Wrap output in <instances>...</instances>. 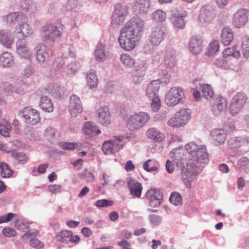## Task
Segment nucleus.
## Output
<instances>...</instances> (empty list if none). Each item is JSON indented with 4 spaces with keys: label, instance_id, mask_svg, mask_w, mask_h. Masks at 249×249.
I'll list each match as a JSON object with an SVG mask.
<instances>
[{
    "label": "nucleus",
    "instance_id": "21",
    "mask_svg": "<svg viewBox=\"0 0 249 249\" xmlns=\"http://www.w3.org/2000/svg\"><path fill=\"white\" fill-rule=\"evenodd\" d=\"M97 121L101 124L107 125L111 122V115L107 107H101L97 111Z\"/></svg>",
    "mask_w": 249,
    "mask_h": 249
},
{
    "label": "nucleus",
    "instance_id": "11",
    "mask_svg": "<svg viewBox=\"0 0 249 249\" xmlns=\"http://www.w3.org/2000/svg\"><path fill=\"white\" fill-rule=\"evenodd\" d=\"M213 101L214 102L211 107V111L214 116H220L227 110V100L225 97L218 95Z\"/></svg>",
    "mask_w": 249,
    "mask_h": 249
},
{
    "label": "nucleus",
    "instance_id": "61",
    "mask_svg": "<svg viewBox=\"0 0 249 249\" xmlns=\"http://www.w3.org/2000/svg\"><path fill=\"white\" fill-rule=\"evenodd\" d=\"M81 178L83 179H87L89 182L94 180L95 177L92 173L88 169L85 170L81 174Z\"/></svg>",
    "mask_w": 249,
    "mask_h": 249
},
{
    "label": "nucleus",
    "instance_id": "36",
    "mask_svg": "<svg viewBox=\"0 0 249 249\" xmlns=\"http://www.w3.org/2000/svg\"><path fill=\"white\" fill-rule=\"evenodd\" d=\"M82 131L86 135L89 137L97 135L101 132L93 123L89 122L85 123Z\"/></svg>",
    "mask_w": 249,
    "mask_h": 249
},
{
    "label": "nucleus",
    "instance_id": "13",
    "mask_svg": "<svg viewBox=\"0 0 249 249\" xmlns=\"http://www.w3.org/2000/svg\"><path fill=\"white\" fill-rule=\"evenodd\" d=\"M249 10L240 9L235 12L233 16L232 24L236 28H240L246 25L248 21Z\"/></svg>",
    "mask_w": 249,
    "mask_h": 249
},
{
    "label": "nucleus",
    "instance_id": "2",
    "mask_svg": "<svg viewBox=\"0 0 249 249\" xmlns=\"http://www.w3.org/2000/svg\"><path fill=\"white\" fill-rule=\"evenodd\" d=\"M185 149L190 155L189 162L192 163L194 166L195 164L205 165L208 162V154L206 146L199 147L195 142H191L185 145Z\"/></svg>",
    "mask_w": 249,
    "mask_h": 249
},
{
    "label": "nucleus",
    "instance_id": "55",
    "mask_svg": "<svg viewBox=\"0 0 249 249\" xmlns=\"http://www.w3.org/2000/svg\"><path fill=\"white\" fill-rule=\"evenodd\" d=\"M223 55L224 57L233 56L237 58L240 55V53L238 51H236L234 48H228L224 50Z\"/></svg>",
    "mask_w": 249,
    "mask_h": 249
},
{
    "label": "nucleus",
    "instance_id": "62",
    "mask_svg": "<svg viewBox=\"0 0 249 249\" xmlns=\"http://www.w3.org/2000/svg\"><path fill=\"white\" fill-rule=\"evenodd\" d=\"M61 147L65 150H73L78 146L77 142H62Z\"/></svg>",
    "mask_w": 249,
    "mask_h": 249
},
{
    "label": "nucleus",
    "instance_id": "51",
    "mask_svg": "<svg viewBox=\"0 0 249 249\" xmlns=\"http://www.w3.org/2000/svg\"><path fill=\"white\" fill-rule=\"evenodd\" d=\"M238 166L241 170L247 173L249 172V159L246 157L242 158L238 162Z\"/></svg>",
    "mask_w": 249,
    "mask_h": 249
},
{
    "label": "nucleus",
    "instance_id": "20",
    "mask_svg": "<svg viewBox=\"0 0 249 249\" xmlns=\"http://www.w3.org/2000/svg\"><path fill=\"white\" fill-rule=\"evenodd\" d=\"M16 46L17 53L21 57L25 59H31L32 57V53L28 49L25 40L18 39L16 42Z\"/></svg>",
    "mask_w": 249,
    "mask_h": 249
},
{
    "label": "nucleus",
    "instance_id": "39",
    "mask_svg": "<svg viewBox=\"0 0 249 249\" xmlns=\"http://www.w3.org/2000/svg\"><path fill=\"white\" fill-rule=\"evenodd\" d=\"M14 64L12 54L8 52L3 53L0 56V65L3 67H10Z\"/></svg>",
    "mask_w": 249,
    "mask_h": 249
},
{
    "label": "nucleus",
    "instance_id": "29",
    "mask_svg": "<svg viewBox=\"0 0 249 249\" xmlns=\"http://www.w3.org/2000/svg\"><path fill=\"white\" fill-rule=\"evenodd\" d=\"M202 40L198 36H194L190 40L189 48L190 52L193 54L199 53L202 50Z\"/></svg>",
    "mask_w": 249,
    "mask_h": 249
},
{
    "label": "nucleus",
    "instance_id": "14",
    "mask_svg": "<svg viewBox=\"0 0 249 249\" xmlns=\"http://www.w3.org/2000/svg\"><path fill=\"white\" fill-rule=\"evenodd\" d=\"M145 196L149 200V204L151 207H157L160 205L163 194L160 190L151 189L146 192Z\"/></svg>",
    "mask_w": 249,
    "mask_h": 249
},
{
    "label": "nucleus",
    "instance_id": "60",
    "mask_svg": "<svg viewBox=\"0 0 249 249\" xmlns=\"http://www.w3.org/2000/svg\"><path fill=\"white\" fill-rule=\"evenodd\" d=\"M11 126L9 124L0 125V134L4 137H8L10 134Z\"/></svg>",
    "mask_w": 249,
    "mask_h": 249
},
{
    "label": "nucleus",
    "instance_id": "5",
    "mask_svg": "<svg viewBox=\"0 0 249 249\" xmlns=\"http://www.w3.org/2000/svg\"><path fill=\"white\" fill-rule=\"evenodd\" d=\"M205 165L203 164H195L188 162L187 168L180 169L181 171V177L182 180L186 185L191 186V182L194 179L195 176L200 173Z\"/></svg>",
    "mask_w": 249,
    "mask_h": 249
},
{
    "label": "nucleus",
    "instance_id": "38",
    "mask_svg": "<svg viewBox=\"0 0 249 249\" xmlns=\"http://www.w3.org/2000/svg\"><path fill=\"white\" fill-rule=\"evenodd\" d=\"M146 134L149 139L153 140L156 142H161L165 138L164 134L155 127L149 128L147 131Z\"/></svg>",
    "mask_w": 249,
    "mask_h": 249
},
{
    "label": "nucleus",
    "instance_id": "37",
    "mask_svg": "<svg viewBox=\"0 0 249 249\" xmlns=\"http://www.w3.org/2000/svg\"><path fill=\"white\" fill-rule=\"evenodd\" d=\"M249 142V137H237L231 138L228 141L229 146L232 148H237Z\"/></svg>",
    "mask_w": 249,
    "mask_h": 249
},
{
    "label": "nucleus",
    "instance_id": "46",
    "mask_svg": "<svg viewBox=\"0 0 249 249\" xmlns=\"http://www.w3.org/2000/svg\"><path fill=\"white\" fill-rule=\"evenodd\" d=\"M0 174L3 178H10L14 174V171L11 169L7 163H2L0 168Z\"/></svg>",
    "mask_w": 249,
    "mask_h": 249
},
{
    "label": "nucleus",
    "instance_id": "26",
    "mask_svg": "<svg viewBox=\"0 0 249 249\" xmlns=\"http://www.w3.org/2000/svg\"><path fill=\"white\" fill-rule=\"evenodd\" d=\"M173 154L174 164H176L179 169L183 168L186 160V157L184 154L183 150L173 149Z\"/></svg>",
    "mask_w": 249,
    "mask_h": 249
},
{
    "label": "nucleus",
    "instance_id": "9",
    "mask_svg": "<svg viewBox=\"0 0 249 249\" xmlns=\"http://www.w3.org/2000/svg\"><path fill=\"white\" fill-rule=\"evenodd\" d=\"M19 115L24 118L26 122L34 125L40 121V118L38 111L29 107H24L22 110L19 111Z\"/></svg>",
    "mask_w": 249,
    "mask_h": 249
},
{
    "label": "nucleus",
    "instance_id": "25",
    "mask_svg": "<svg viewBox=\"0 0 249 249\" xmlns=\"http://www.w3.org/2000/svg\"><path fill=\"white\" fill-rule=\"evenodd\" d=\"M117 141L112 140L104 142L102 145V150L104 153L110 155L114 154L122 149V145L117 144Z\"/></svg>",
    "mask_w": 249,
    "mask_h": 249
},
{
    "label": "nucleus",
    "instance_id": "18",
    "mask_svg": "<svg viewBox=\"0 0 249 249\" xmlns=\"http://www.w3.org/2000/svg\"><path fill=\"white\" fill-rule=\"evenodd\" d=\"M176 51L173 49L167 50L164 55L163 62L161 66L162 68L171 70L176 65Z\"/></svg>",
    "mask_w": 249,
    "mask_h": 249
},
{
    "label": "nucleus",
    "instance_id": "54",
    "mask_svg": "<svg viewBox=\"0 0 249 249\" xmlns=\"http://www.w3.org/2000/svg\"><path fill=\"white\" fill-rule=\"evenodd\" d=\"M241 51L244 57L248 58L249 57V39L247 37L243 39Z\"/></svg>",
    "mask_w": 249,
    "mask_h": 249
},
{
    "label": "nucleus",
    "instance_id": "53",
    "mask_svg": "<svg viewBox=\"0 0 249 249\" xmlns=\"http://www.w3.org/2000/svg\"><path fill=\"white\" fill-rule=\"evenodd\" d=\"M169 201L171 203L175 205H179L181 204V196L180 194L177 192L172 193L170 196Z\"/></svg>",
    "mask_w": 249,
    "mask_h": 249
},
{
    "label": "nucleus",
    "instance_id": "10",
    "mask_svg": "<svg viewBox=\"0 0 249 249\" xmlns=\"http://www.w3.org/2000/svg\"><path fill=\"white\" fill-rule=\"evenodd\" d=\"M127 14V6L125 4L121 3L116 4L112 16V22L116 24H122Z\"/></svg>",
    "mask_w": 249,
    "mask_h": 249
},
{
    "label": "nucleus",
    "instance_id": "48",
    "mask_svg": "<svg viewBox=\"0 0 249 249\" xmlns=\"http://www.w3.org/2000/svg\"><path fill=\"white\" fill-rule=\"evenodd\" d=\"M121 61L125 66L132 67L135 64L133 57L127 53H123L120 55Z\"/></svg>",
    "mask_w": 249,
    "mask_h": 249
},
{
    "label": "nucleus",
    "instance_id": "22",
    "mask_svg": "<svg viewBox=\"0 0 249 249\" xmlns=\"http://www.w3.org/2000/svg\"><path fill=\"white\" fill-rule=\"evenodd\" d=\"M150 6V0H135L133 9L139 14H144L148 12Z\"/></svg>",
    "mask_w": 249,
    "mask_h": 249
},
{
    "label": "nucleus",
    "instance_id": "24",
    "mask_svg": "<svg viewBox=\"0 0 249 249\" xmlns=\"http://www.w3.org/2000/svg\"><path fill=\"white\" fill-rule=\"evenodd\" d=\"M146 69V64L144 63H141L137 66L132 72V80L135 84H139L142 81Z\"/></svg>",
    "mask_w": 249,
    "mask_h": 249
},
{
    "label": "nucleus",
    "instance_id": "16",
    "mask_svg": "<svg viewBox=\"0 0 249 249\" xmlns=\"http://www.w3.org/2000/svg\"><path fill=\"white\" fill-rule=\"evenodd\" d=\"M69 108L71 115L73 117H76L78 114L82 112V105L79 97L75 95L71 96Z\"/></svg>",
    "mask_w": 249,
    "mask_h": 249
},
{
    "label": "nucleus",
    "instance_id": "27",
    "mask_svg": "<svg viewBox=\"0 0 249 249\" xmlns=\"http://www.w3.org/2000/svg\"><path fill=\"white\" fill-rule=\"evenodd\" d=\"M3 20L7 23L15 24L25 20L26 16L21 12H12L3 17Z\"/></svg>",
    "mask_w": 249,
    "mask_h": 249
},
{
    "label": "nucleus",
    "instance_id": "52",
    "mask_svg": "<svg viewBox=\"0 0 249 249\" xmlns=\"http://www.w3.org/2000/svg\"><path fill=\"white\" fill-rule=\"evenodd\" d=\"M214 64L218 67L222 69H228L231 65L226 57H220L216 59L214 61Z\"/></svg>",
    "mask_w": 249,
    "mask_h": 249
},
{
    "label": "nucleus",
    "instance_id": "50",
    "mask_svg": "<svg viewBox=\"0 0 249 249\" xmlns=\"http://www.w3.org/2000/svg\"><path fill=\"white\" fill-rule=\"evenodd\" d=\"M202 93L203 96L207 99L212 98L213 92L210 85L203 84L202 86Z\"/></svg>",
    "mask_w": 249,
    "mask_h": 249
},
{
    "label": "nucleus",
    "instance_id": "12",
    "mask_svg": "<svg viewBox=\"0 0 249 249\" xmlns=\"http://www.w3.org/2000/svg\"><path fill=\"white\" fill-rule=\"evenodd\" d=\"M170 21L174 26L178 29H183L185 27L184 17L186 16L185 11L175 8L172 11Z\"/></svg>",
    "mask_w": 249,
    "mask_h": 249
},
{
    "label": "nucleus",
    "instance_id": "6",
    "mask_svg": "<svg viewBox=\"0 0 249 249\" xmlns=\"http://www.w3.org/2000/svg\"><path fill=\"white\" fill-rule=\"evenodd\" d=\"M149 119V114L146 112H141L132 115L127 120V128L130 131L139 129L143 127Z\"/></svg>",
    "mask_w": 249,
    "mask_h": 249
},
{
    "label": "nucleus",
    "instance_id": "3",
    "mask_svg": "<svg viewBox=\"0 0 249 249\" xmlns=\"http://www.w3.org/2000/svg\"><path fill=\"white\" fill-rule=\"evenodd\" d=\"M65 31V28L59 21L52 23L48 22L42 26L41 36L44 41H53L60 37Z\"/></svg>",
    "mask_w": 249,
    "mask_h": 249
},
{
    "label": "nucleus",
    "instance_id": "47",
    "mask_svg": "<svg viewBox=\"0 0 249 249\" xmlns=\"http://www.w3.org/2000/svg\"><path fill=\"white\" fill-rule=\"evenodd\" d=\"M152 18L157 22H161L166 19V13L161 10L155 11L152 15Z\"/></svg>",
    "mask_w": 249,
    "mask_h": 249
},
{
    "label": "nucleus",
    "instance_id": "17",
    "mask_svg": "<svg viewBox=\"0 0 249 249\" xmlns=\"http://www.w3.org/2000/svg\"><path fill=\"white\" fill-rule=\"evenodd\" d=\"M37 231L29 230L21 236V238L25 240L26 238L30 239V245L34 248L40 249L44 247V244L35 237L38 235Z\"/></svg>",
    "mask_w": 249,
    "mask_h": 249
},
{
    "label": "nucleus",
    "instance_id": "42",
    "mask_svg": "<svg viewBox=\"0 0 249 249\" xmlns=\"http://www.w3.org/2000/svg\"><path fill=\"white\" fill-rule=\"evenodd\" d=\"M87 80L90 89H93L97 87L98 80L94 70H90L88 72Z\"/></svg>",
    "mask_w": 249,
    "mask_h": 249
},
{
    "label": "nucleus",
    "instance_id": "31",
    "mask_svg": "<svg viewBox=\"0 0 249 249\" xmlns=\"http://www.w3.org/2000/svg\"><path fill=\"white\" fill-rule=\"evenodd\" d=\"M214 16L213 12L211 8L203 7L200 10L199 19L201 22L208 23L213 20Z\"/></svg>",
    "mask_w": 249,
    "mask_h": 249
},
{
    "label": "nucleus",
    "instance_id": "8",
    "mask_svg": "<svg viewBox=\"0 0 249 249\" xmlns=\"http://www.w3.org/2000/svg\"><path fill=\"white\" fill-rule=\"evenodd\" d=\"M190 117L188 110L182 109L168 121V124L173 127H181L186 124Z\"/></svg>",
    "mask_w": 249,
    "mask_h": 249
},
{
    "label": "nucleus",
    "instance_id": "56",
    "mask_svg": "<svg viewBox=\"0 0 249 249\" xmlns=\"http://www.w3.org/2000/svg\"><path fill=\"white\" fill-rule=\"evenodd\" d=\"M218 49L219 42L218 40H215L209 44L207 51V54L209 56L213 55L218 50Z\"/></svg>",
    "mask_w": 249,
    "mask_h": 249
},
{
    "label": "nucleus",
    "instance_id": "41",
    "mask_svg": "<svg viewBox=\"0 0 249 249\" xmlns=\"http://www.w3.org/2000/svg\"><path fill=\"white\" fill-rule=\"evenodd\" d=\"M39 106L42 110L46 112H52L53 110V104L51 99L46 96L41 98Z\"/></svg>",
    "mask_w": 249,
    "mask_h": 249
},
{
    "label": "nucleus",
    "instance_id": "40",
    "mask_svg": "<svg viewBox=\"0 0 249 249\" xmlns=\"http://www.w3.org/2000/svg\"><path fill=\"white\" fill-rule=\"evenodd\" d=\"M170 70L166 68L160 70L158 74L159 78L157 80L159 81L160 84L163 83L166 85L170 82L171 77L169 73Z\"/></svg>",
    "mask_w": 249,
    "mask_h": 249
},
{
    "label": "nucleus",
    "instance_id": "33",
    "mask_svg": "<svg viewBox=\"0 0 249 249\" xmlns=\"http://www.w3.org/2000/svg\"><path fill=\"white\" fill-rule=\"evenodd\" d=\"M14 42L10 31L2 30L0 32V42L6 48H10Z\"/></svg>",
    "mask_w": 249,
    "mask_h": 249
},
{
    "label": "nucleus",
    "instance_id": "45",
    "mask_svg": "<svg viewBox=\"0 0 249 249\" xmlns=\"http://www.w3.org/2000/svg\"><path fill=\"white\" fill-rule=\"evenodd\" d=\"M11 156L20 164H25L28 161L27 156L23 152L12 151Z\"/></svg>",
    "mask_w": 249,
    "mask_h": 249
},
{
    "label": "nucleus",
    "instance_id": "19",
    "mask_svg": "<svg viewBox=\"0 0 249 249\" xmlns=\"http://www.w3.org/2000/svg\"><path fill=\"white\" fill-rule=\"evenodd\" d=\"M36 57L40 64L46 62L49 57V50L46 45L43 43H39L35 48Z\"/></svg>",
    "mask_w": 249,
    "mask_h": 249
},
{
    "label": "nucleus",
    "instance_id": "43",
    "mask_svg": "<svg viewBox=\"0 0 249 249\" xmlns=\"http://www.w3.org/2000/svg\"><path fill=\"white\" fill-rule=\"evenodd\" d=\"M51 93L56 98H61L65 94V89L64 88L54 84L50 86Z\"/></svg>",
    "mask_w": 249,
    "mask_h": 249
},
{
    "label": "nucleus",
    "instance_id": "34",
    "mask_svg": "<svg viewBox=\"0 0 249 249\" xmlns=\"http://www.w3.org/2000/svg\"><path fill=\"white\" fill-rule=\"evenodd\" d=\"M211 135L216 144H221L224 142L227 134L224 129H214L211 131Z\"/></svg>",
    "mask_w": 249,
    "mask_h": 249
},
{
    "label": "nucleus",
    "instance_id": "1",
    "mask_svg": "<svg viewBox=\"0 0 249 249\" xmlns=\"http://www.w3.org/2000/svg\"><path fill=\"white\" fill-rule=\"evenodd\" d=\"M144 21L133 18L127 22L121 31L118 41L121 47L126 51L133 49L141 37Z\"/></svg>",
    "mask_w": 249,
    "mask_h": 249
},
{
    "label": "nucleus",
    "instance_id": "63",
    "mask_svg": "<svg viewBox=\"0 0 249 249\" xmlns=\"http://www.w3.org/2000/svg\"><path fill=\"white\" fill-rule=\"evenodd\" d=\"M2 233L5 236L8 237H14L17 234L16 231L13 229L8 227L4 228Z\"/></svg>",
    "mask_w": 249,
    "mask_h": 249
},
{
    "label": "nucleus",
    "instance_id": "28",
    "mask_svg": "<svg viewBox=\"0 0 249 249\" xmlns=\"http://www.w3.org/2000/svg\"><path fill=\"white\" fill-rule=\"evenodd\" d=\"M159 81L153 80L147 86L146 94L149 99L159 97V90L160 88Z\"/></svg>",
    "mask_w": 249,
    "mask_h": 249
},
{
    "label": "nucleus",
    "instance_id": "35",
    "mask_svg": "<svg viewBox=\"0 0 249 249\" xmlns=\"http://www.w3.org/2000/svg\"><path fill=\"white\" fill-rule=\"evenodd\" d=\"M233 34L232 30L229 27H224L221 32V42L224 45H229L232 41Z\"/></svg>",
    "mask_w": 249,
    "mask_h": 249
},
{
    "label": "nucleus",
    "instance_id": "15",
    "mask_svg": "<svg viewBox=\"0 0 249 249\" xmlns=\"http://www.w3.org/2000/svg\"><path fill=\"white\" fill-rule=\"evenodd\" d=\"M56 240L64 243H77L80 241V237L78 235H73L72 232L71 231L64 230L57 233Z\"/></svg>",
    "mask_w": 249,
    "mask_h": 249
},
{
    "label": "nucleus",
    "instance_id": "4",
    "mask_svg": "<svg viewBox=\"0 0 249 249\" xmlns=\"http://www.w3.org/2000/svg\"><path fill=\"white\" fill-rule=\"evenodd\" d=\"M184 102V90L180 87H173L166 94L165 103L168 106L174 107Z\"/></svg>",
    "mask_w": 249,
    "mask_h": 249
},
{
    "label": "nucleus",
    "instance_id": "32",
    "mask_svg": "<svg viewBox=\"0 0 249 249\" xmlns=\"http://www.w3.org/2000/svg\"><path fill=\"white\" fill-rule=\"evenodd\" d=\"M164 32L161 28H155L153 29L149 40L152 43L158 45L163 39Z\"/></svg>",
    "mask_w": 249,
    "mask_h": 249
},
{
    "label": "nucleus",
    "instance_id": "7",
    "mask_svg": "<svg viewBox=\"0 0 249 249\" xmlns=\"http://www.w3.org/2000/svg\"><path fill=\"white\" fill-rule=\"evenodd\" d=\"M247 98L244 93L239 92L232 98L229 110L230 114L235 116L240 112L246 102Z\"/></svg>",
    "mask_w": 249,
    "mask_h": 249
},
{
    "label": "nucleus",
    "instance_id": "64",
    "mask_svg": "<svg viewBox=\"0 0 249 249\" xmlns=\"http://www.w3.org/2000/svg\"><path fill=\"white\" fill-rule=\"evenodd\" d=\"M34 72V67L31 64H28L26 66L24 70L23 75L25 77H28Z\"/></svg>",
    "mask_w": 249,
    "mask_h": 249
},
{
    "label": "nucleus",
    "instance_id": "58",
    "mask_svg": "<svg viewBox=\"0 0 249 249\" xmlns=\"http://www.w3.org/2000/svg\"><path fill=\"white\" fill-rule=\"evenodd\" d=\"M149 218L151 223L155 226H158L161 223L162 218L160 215L151 214L149 215Z\"/></svg>",
    "mask_w": 249,
    "mask_h": 249
},
{
    "label": "nucleus",
    "instance_id": "59",
    "mask_svg": "<svg viewBox=\"0 0 249 249\" xmlns=\"http://www.w3.org/2000/svg\"><path fill=\"white\" fill-rule=\"evenodd\" d=\"M113 204V202L112 201L104 199L96 201L95 206L97 207H107L112 206Z\"/></svg>",
    "mask_w": 249,
    "mask_h": 249
},
{
    "label": "nucleus",
    "instance_id": "57",
    "mask_svg": "<svg viewBox=\"0 0 249 249\" xmlns=\"http://www.w3.org/2000/svg\"><path fill=\"white\" fill-rule=\"evenodd\" d=\"M68 73L72 74L77 71L80 68V64L78 62H73L67 65Z\"/></svg>",
    "mask_w": 249,
    "mask_h": 249
},
{
    "label": "nucleus",
    "instance_id": "23",
    "mask_svg": "<svg viewBox=\"0 0 249 249\" xmlns=\"http://www.w3.org/2000/svg\"><path fill=\"white\" fill-rule=\"evenodd\" d=\"M16 31L18 33L21 34L22 39L24 40L26 37L31 36L33 34V29L32 27L28 24L25 20L21 21L18 23L16 26Z\"/></svg>",
    "mask_w": 249,
    "mask_h": 249
},
{
    "label": "nucleus",
    "instance_id": "49",
    "mask_svg": "<svg viewBox=\"0 0 249 249\" xmlns=\"http://www.w3.org/2000/svg\"><path fill=\"white\" fill-rule=\"evenodd\" d=\"M95 56L96 60L99 61H103L105 60L106 54L103 49V45L101 43L97 46L95 51Z\"/></svg>",
    "mask_w": 249,
    "mask_h": 249
},
{
    "label": "nucleus",
    "instance_id": "44",
    "mask_svg": "<svg viewBox=\"0 0 249 249\" xmlns=\"http://www.w3.org/2000/svg\"><path fill=\"white\" fill-rule=\"evenodd\" d=\"M44 135L48 141L52 142L59 137V133L55 129L48 127L45 130Z\"/></svg>",
    "mask_w": 249,
    "mask_h": 249
},
{
    "label": "nucleus",
    "instance_id": "30",
    "mask_svg": "<svg viewBox=\"0 0 249 249\" xmlns=\"http://www.w3.org/2000/svg\"><path fill=\"white\" fill-rule=\"evenodd\" d=\"M127 184L130 190V194L137 197H140L142 190V184L133 179L128 180Z\"/></svg>",
    "mask_w": 249,
    "mask_h": 249
}]
</instances>
